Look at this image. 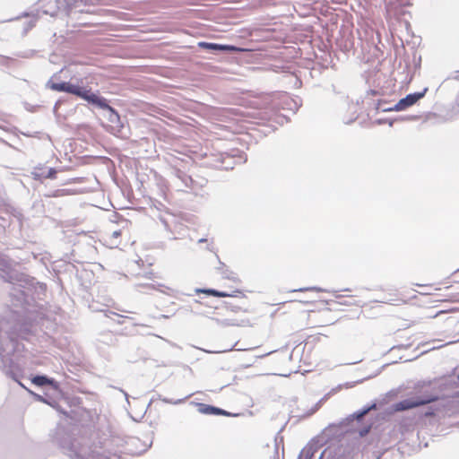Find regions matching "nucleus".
<instances>
[{"label": "nucleus", "mask_w": 459, "mask_h": 459, "mask_svg": "<svg viewBox=\"0 0 459 459\" xmlns=\"http://www.w3.org/2000/svg\"><path fill=\"white\" fill-rule=\"evenodd\" d=\"M50 89L59 92H67L80 97L88 102L98 106L103 109H111L110 106L107 103V100L98 96L97 94L91 93L90 90L72 84L70 82H52Z\"/></svg>", "instance_id": "nucleus-1"}, {"label": "nucleus", "mask_w": 459, "mask_h": 459, "mask_svg": "<svg viewBox=\"0 0 459 459\" xmlns=\"http://www.w3.org/2000/svg\"><path fill=\"white\" fill-rule=\"evenodd\" d=\"M437 400V396L429 395L425 397H417L403 400L394 405L395 411H402L425 405Z\"/></svg>", "instance_id": "nucleus-2"}, {"label": "nucleus", "mask_w": 459, "mask_h": 459, "mask_svg": "<svg viewBox=\"0 0 459 459\" xmlns=\"http://www.w3.org/2000/svg\"><path fill=\"white\" fill-rule=\"evenodd\" d=\"M197 292L218 298L234 297L238 299H246L244 290L238 286H230L223 290H217L214 289H202L198 290Z\"/></svg>", "instance_id": "nucleus-3"}, {"label": "nucleus", "mask_w": 459, "mask_h": 459, "mask_svg": "<svg viewBox=\"0 0 459 459\" xmlns=\"http://www.w3.org/2000/svg\"><path fill=\"white\" fill-rule=\"evenodd\" d=\"M427 89H425L422 92H416L408 94L405 98L401 99L394 106V110L402 111L405 110L409 107L414 105L419 100L424 97Z\"/></svg>", "instance_id": "nucleus-4"}, {"label": "nucleus", "mask_w": 459, "mask_h": 459, "mask_svg": "<svg viewBox=\"0 0 459 459\" xmlns=\"http://www.w3.org/2000/svg\"><path fill=\"white\" fill-rule=\"evenodd\" d=\"M56 170L55 169H49L46 170V168L42 165L37 166L31 171V176L35 180H42L45 178H55Z\"/></svg>", "instance_id": "nucleus-5"}, {"label": "nucleus", "mask_w": 459, "mask_h": 459, "mask_svg": "<svg viewBox=\"0 0 459 459\" xmlns=\"http://www.w3.org/2000/svg\"><path fill=\"white\" fill-rule=\"evenodd\" d=\"M218 270L223 279H228L236 285H239L241 283V281L238 277L237 273L230 270L225 264H222L221 267L218 268Z\"/></svg>", "instance_id": "nucleus-6"}, {"label": "nucleus", "mask_w": 459, "mask_h": 459, "mask_svg": "<svg viewBox=\"0 0 459 459\" xmlns=\"http://www.w3.org/2000/svg\"><path fill=\"white\" fill-rule=\"evenodd\" d=\"M122 236V230H116L110 235L107 236V243L110 247H120L123 244L120 240H117Z\"/></svg>", "instance_id": "nucleus-7"}, {"label": "nucleus", "mask_w": 459, "mask_h": 459, "mask_svg": "<svg viewBox=\"0 0 459 459\" xmlns=\"http://www.w3.org/2000/svg\"><path fill=\"white\" fill-rule=\"evenodd\" d=\"M31 382L34 385H39V386H42L45 385H55V381L53 379H49L45 376H36L31 379Z\"/></svg>", "instance_id": "nucleus-8"}, {"label": "nucleus", "mask_w": 459, "mask_h": 459, "mask_svg": "<svg viewBox=\"0 0 459 459\" xmlns=\"http://www.w3.org/2000/svg\"><path fill=\"white\" fill-rule=\"evenodd\" d=\"M199 46L204 48L213 49V50H229V49L232 48V47H230V46L219 45V44H215V43H207V42H201V43H199Z\"/></svg>", "instance_id": "nucleus-9"}, {"label": "nucleus", "mask_w": 459, "mask_h": 459, "mask_svg": "<svg viewBox=\"0 0 459 459\" xmlns=\"http://www.w3.org/2000/svg\"><path fill=\"white\" fill-rule=\"evenodd\" d=\"M65 195V190L64 189H58L56 190L53 194L48 195L50 197H60Z\"/></svg>", "instance_id": "nucleus-10"}, {"label": "nucleus", "mask_w": 459, "mask_h": 459, "mask_svg": "<svg viewBox=\"0 0 459 459\" xmlns=\"http://www.w3.org/2000/svg\"><path fill=\"white\" fill-rule=\"evenodd\" d=\"M210 410L212 411H213L214 413H216V414H225V412L222 410H221V409L211 407Z\"/></svg>", "instance_id": "nucleus-11"}, {"label": "nucleus", "mask_w": 459, "mask_h": 459, "mask_svg": "<svg viewBox=\"0 0 459 459\" xmlns=\"http://www.w3.org/2000/svg\"><path fill=\"white\" fill-rule=\"evenodd\" d=\"M240 310H242V307L238 306V307H236L234 311L238 312V311H240Z\"/></svg>", "instance_id": "nucleus-12"}, {"label": "nucleus", "mask_w": 459, "mask_h": 459, "mask_svg": "<svg viewBox=\"0 0 459 459\" xmlns=\"http://www.w3.org/2000/svg\"><path fill=\"white\" fill-rule=\"evenodd\" d=\"M426 415L427 416H431V415H433V412H427Z\"/></svg>", "instance_id": "nucleus-13"}, {"label": "nucleus", "mask_w": 459, "mask_h": 459, "mask_svg": "<svg viewBox=\"0 0 459 459\" xmlns=\"http://www.w3.org/2000/svg\"><path fill=\"white\" fill-rule=\"evenodd\" d=\"M39 400L45 401L41 396L39 395Z\"/></svg>", "instance_id": "nucleus-14"}, {"label": "nucleus", "mask_w": 459, "mask_h": 459, "mask_svg": "<svg viewBox=\"0 0 459 459\" xmlns=\"http://www.w3.org/2000/svg\"><path fill=\"white\" fill-rule=\"evenodd\" d=\"M292 305L293 304L290 302V303H289L288 307H292Z\"/></svg>", "instance_id": "nucleus-15"}]
</instances>
